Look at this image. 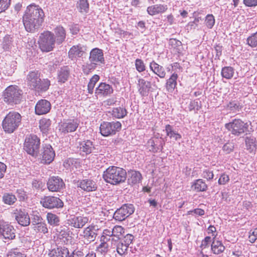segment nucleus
<instances>
[{"instance_id":"1","label":"nucleus","mask_w":257,"mask_h":257,"mask_svg":"<svg viewBox=\"0 0 257 257\" xmlns=\"http://www.w3.org/2000/svg\"><path fill=\"white\" fill-rule=\"evenodd\" d=\"M44 13L38 5L31 4L25 10L23 16V22L26 30L29 32H34L38 30L43 22Z\"/></svg>"},{"instance_id":"2","label":"nucleus","mask_w":257,"mask_h":257,"mask_svg":"<svg viewBox=\"0 0 257 257\" xmlns=\"http://www.w3.org/2000/svg\"><path fill=\"white\" fill-rule=\"evenodd\" d=\"M126 172L123 168L110 166L103 172L104 181L112 185H117L124 182L126 178Z\"/></svg>"},{"instance_id":"3","label":"nucleus","mask_w":257,"mask_h":257,"mask_svg":"<svg viewBox=\"0 0 257 257\" xmlns=\"http://www.w3.org/2000/svg\"><path fill=\"white\" fill-rule=\"evenodd\" d=\"M26 82L30 89L38 91H46L50 85V81L48 79H41L38 71L30 72L27 76Z\"/></svg>"},{"instance_id":"4","label":"nucleus","mask_w":257,"mask_h":257,"mask_svg":"<svg viewBox=\"0 0 257 257\" xmlns=\"http://www.w3.org/2000/svg\"><path fill=\"white\" fill-rule=\"evenodd\" d=\"M22 116L18 112L12 111L5 117L2 122L4 131L7 133L14 132L21 124Z\"/></svg>"},{"instance_id":"5","label":"nucleus","mask_w":257,"mask_h":257,"mask_svg":"<svg viewBox=\"0 0 257 257\" xmlns=\"http://www.w3.org/2000/svg\"><path fill=\"white\" fill-rule=\"evenodd\" d=\"M23 95V91L19 86L11 85L7 87L3 93L4 101L11 105L20 103Z\"/></svg>"},{"instance_id":"6","label":"nucleus","mask_w":257,"mask_h":257,"mask_svg":"<svg viewBox=\"0 0 257 257\" xmlns=\"http://www.w3.org/2000/svg\"><path fill=\"white\" fill-rule=\"evenodd\" d=\"M55 35L50 31H45L39 36V48L43 52H48L52 51L55 47Z\"/></svg>"},{"instance_id":"7","label":"nucleus","mask_w":257,"mask_h":257,"mask_svg":"<svg viewBox=\"0 0 257 257\" xmlns=\"http://www.w3.org/2000/svg\"><path fill=\"white\" fill-rule=\"evenodd\" d=\"M40 141L36 135L27 137L24 143V150L29 155L37 157L39 152Z\"/></svg>"},{"instance_id":"8","label":"nucleus","mask_w":257,"mask_h":257,"mask_svg":"<svg viewBox=\"0 0 257 257\" xmlns=\"http://www.w3.org/2000/svg\"><path fill=\"white\" fill-rule=\"evenodd\" d=\"M121 128V124L119 121L106 122L101 123L99 130L100 134L104 137L113 135Z\"/></svg>"},{"instance_id":"9","label":"nucleus","mask_w":257,"mask_h":257,"mask_svg":"<svg viewBox=\"0 0 257 257\" xmlns=\"http://www.w3.org/2000/svg\"><path fill=\"white\" fill-rule=\"evenodd\" d=\"M247 126V124L240 119H234L225 124V128L235 136H239L244 133L246 131Z\"/></svg>"},{"instance_id":"10","label":"nucleus","mask_w":257,"mask_h":257,"mask_svg":"<svg viewBox=\"0 0 257 257\" xmlns=\"http://www.w3.org/2000/svg\"><path fill=\"white\" fill-rule=\"evenodd\" d=\"M98 228L92 224L84 228L80 234V237L83 239L84 243L87 245L95 240L97 235Z\"/></svg>"},{"instance_id":"11","label":"nucleus","mask_w":257,"mask_h":257,"mask_svg":"<svg viewBox=\"0 0 257 257\" xmlns=\"http://www.w3.org/2000/svg\"><path fill=\"white\" fill-rule=\"evenodd\" d=\"M79 123L80 121L77 118L64 119L59 124V130L64 134L74 132L78 128Z\"/></svg>"},{"instance_id":"12","label":"nucleus","mask_w":257,"mask_h":257,"mask_svg":"<svg viewBox=\"0 0 257 257\" xmlns=\"http://www.w3.org/2000/svg\"><path fill=\"white\" fill-rule=\"evenodd\" d=\"M40 204L43 207L49 209L62 208L64 204L59 198L53 196H46L42 198Z\"/></svg>"},{"instance_id":"13","label":"nucleus","mask_w":257,"mask_h":257,"mask_svg":"<svg viewBox=\"0 0 257 257\" xmlns=\"http://www.w3.org/2000/svg\"><path fill=\"white\" fill-rule=\"evenodd\" d=\"M135 209L131 204H124L117 209L113 214V218L118 221H121L133 214Z\"/></svg>"},{"instance_id":"14","label":"nucleus","mask_w":257,"mask_h":257,"mask_svg":"<svg viewBox=\"0 0 257 257\" xmlns=\"http://www.w3.org/2000/svg\"><path fill=\"white\" fill-rule=\"evenodd\" d=\"M89 221V217L84 215L71 216L67 220L69 225L77 229L82 228Z\"/></svg>"},{"instance_id":"15","label":"nucleus","mask_w":257,"mask_h":257,"mask_svg":"<svg viewBox=\"0 0 257 257\" xmlns=\"http://www.w3.org/2000/svg\"><path fill=\"white\" fill-rule=\"evenodd\" d=\"M16 230L10 223L4 221H0V234L5 239H13L16 236Z\"/></svg>"},{"instance_id":"16","label":"nucleus","mask_w":257,"mask_h":257,"mask_svg":"<svg viewBox=\"0 0 257 257\" xmlns=\"http://www.w3.org/2000/svg\"><path fill=\"white\" fill-rule=\"evenodd\" d=\"M41 162L44 164H50L55 156V153L52 146L49 144L43 145Z\"/></svg>"},{"instance_id":"17","label":"nucleus","mask_w":257,"mask_h":257,"mask_svg":"<svg viewBox=\"0 0 257 257\" xmlns=\"http://www.w3.org/2000/svg\"><path fill=\"white\" fill-rule=\"evenodd\" d=\"M64 186L65 184L63 180L59 177H51L47 182L48 189L52 192L60 191L63 189Z\"/></svg>"},{"instance_id":"18","label":"nucleus","mask_w":257,"mask_h":257,"mask_svg":"<svg viewBox=\"0 0 257 257\" xmlns=\"http://www.w3.org/2000/svg\"><path fill=\"white\" fill-rule=\"evenodd\" d=\"M77 186L86 192H92L96 190L97 185L96 182L90 179L79 180L77 182Z\"/></svg>"},{"instance_id":"19","label":"nucleus","mask_w":257,"mask_h":257,"mask_svg":"<svg viewBox=\"0 0 257 257\" xmlns=\"http://www.w3.org/2000/svg\"><path fill=\"white\" fill-rule=\"evenodd\" d=\"M51 108L50 102L46 99L39 100L35 108V113L37 115H43L48 113Z\"/></svg>"},{"instance_id":"20","label":"nucleus","mask_w":257,"mask_h":257,"mask_svg":"<svg viewBox=\"0 0 257 257\" xmlns=\"http://www.w3.org/2000/svg\"><path fill=\"white\" fill-rule=\"evenodd\" d=\"M164 144L161 138H153L148 141L147 146L150 151L157 153L162 151Z\"/></svg>"},{"instance_id":"21","label":"nucleus","mask_w":257,"mask_h":257,"mask_svg":"<svg viewBox=\"0 0 257 257\" xmlns=\"http://www.w3.org/2000/svg\"><path fill=\"white\" fill-rule=\"evenodd\" d=\"M137 88L138 92L142 96H147L151 88V82L146 81L143 78H139Z\"/></svg>"},{"instance_id":"22","label":"nucleus","mask_w":257,"mask_h":257,"mask_svg":"<svg viewBox=\"0 0 257 257\" xmlns=\"http://www.w3.org/2000/svg\"><path fill=\"white\" fill-rule=\"evenodd\" d=\"M89 60L97 64L104 63L103 51L97 48H93L90 52Z\"/></svg>"},{"instance_id":"23","label":"nucleus","mask_w":257,"mask_h":257,"mask_svg":"<svg viewBox=\"0 0 257 257\" xmlns=\"http://www.w3.org/2000/svg\"><path fill=\"white\" fill-rule=\"evenodd\" d=\"M113 92L112 87L106 83H100L95 89V94L99 96H106Z\"/></svg>"},{"instance_id":"24","label":"nucleus","mask_w":257,"mask_h":257,"mask_svg":"<svg viewBox=\"0 0 257 257\" xmlns=\"http://www.w3.org/2000/svg\"><path fill=\"white\" fill-rule=\"evenodd\" d=\"M168 10V6L165 4H155L147 8L148 14L152 16L165 13Z\"/></svg>"},{"instance_id":"25","label":"nucleus","mask_w":257,"mask_h":257,"mask_svg":"<svg viewBox=\"0 0 257 257\" xmlns=\"http://www.w3.org/2000/svg\"><path fill=\"white\" fill-rule=\"evenodd\" d=\"M85 49L80 44L73 46L68 52V56L72 60L82 57L84 53Z\"/></svg>"},{"instance_id":"26","label":"nucleus","mask_w":257,"mask_h":257,"mask_svg":"<svg viewBox=\"0 0 257 257\" xmlns=\"http://www.w3.org/2000/svg\"><path fill=\"white\" fill-rule=\"evenodd\" d=\"M78 148L82 155H87L91 153L94 149V146L92 141L85 140L79 143Z\"/></svg>"},{"instance_id":"27","label":"nucleus","mask_w":257,"mask_h":257,"mask_svg":"<svg viewBox=\"0 0 257 257\" xmlns=\"http://www.w3.org/2000/svg\"><path fill=\"white\" fill-rule=\"evenodd\" d=\"M178 75L176 71L170 76V77L166 80V88L167 90L170 92H173L175 89L176 88L177 85V79Z\"/></svg>"},{"instance_id":"28","label":"nucleus","mask_w":257,"mask_h":257,"mask_svg":"<svg viewBox=\"0 0 257 257\" xmlns=\"http://www.w3.org/2000/svg\"><path fill=\"white\" fill-rule=\"evenodd\" d=\"M70 75V69L68 66L61 67L57 72V79L59 83H64L67 81Z\"/></svg>"},{"instance_id":"29","label":"nucleus","mask_w":257,"mask_h":257,"mask_svg":"<svg viewBox=\"0 0 257 257\" xmlns=\"http://www.w3.org/2000/svg\"><path fill=\"white\" fill-rule=\"evenodd\" d=\"M150 69L153 73L161 78H164L166 76V72L163 66L159 65L154 61L150 63Z\"/></svg>"},{"instance_id":"30","label":"nucleus","mask_w":257,"mask_h":257,"mask_svg":"<svg viewBox=\"0 0 257 257\" xmlns=\"http://www.w3.org/2000/svg\"><path fill=\"white\" fill-rule=\"evenodd\" d=\"M15 219L19 224L24 226H28L30 223V219L28 214L22 211H20L16 213Z\"/></svg>"},{"instance_id":"31","label":"nucleus","mask_w":257,"mask_h":257,"mask_svg":"<svg viewBox=\"0 0 257 257\" xmlns=\"http://www.w3.org/2000/svg\"><path fill=\"white\" fill-rule=\"evenodd\" d=\"M142 176L139 172L135 170H131L128 172V182L129 184L135 185L140 183Z\"/></svg>"},{"instance_id":"32","label":"nucleus","mask_w":257,"mask_h":257,"mask_svg":"<svg viewBox=\"0 0 257 257\" xmlns=\"http://www.w3.org/2000/svg\"><path fill=\"white\" fill-rule=\"evenodd\" d=\"M191 189L196 192H204L208 189V186L205 181L201 179L194 180L191 185Z\"/></svg>"},{"instance_id":"33","label":"nucleus","mask_w":257,"mask_h":257,"mask_svg":"<svg viewBox=\"0 0 257 257\" xmlns=\"http://www.w3.org/2000/svg\"><path fill=\"white\" fill-rule=\"evenodd\" d=\"M55 42L58 44L62 43L66 38V32L62 26H57L54 29Z\"/></svg>"},{"instance_id":"34","label":"nucleus","mask_w":257,"mask_h":257,"mask_svg":"<svg viewBox=\"0 0 257 257\" xmlns=\"http://www.w3.org/2000/svg\"><path fill=\"white\" fill-rule=\"evenodd\" d=\"M224 249L225 246L223 245L222 242L214 237L211 244L212 252L214 254H218L222 253Z\"/></svg>"},{"instance_id":"35","label":"nucleus","mask_w":257,"mask_h":257,"mask_svg":"<svg viewBox=\"0 0 257 257\" xmlns=\"http://www.w3.org/2000/svg\"><path fill=\"white\" fill-rule=\"evenodd\" d=\"M68 250L66 248H57L51 250L48 254L49 257H67Z\"/></svg>"},{"instance_id":"36","label":"nucleus","mask_w":257,"mask_h":257,"mask_svg":"<svg viewBox=\"0 0 257 257\" xmlns=\"http://www.w3.org/2000/svg\"><path fill=\"white\" fill-rule=\"evenodd\" d=\"M127 113L125 108L122 106L113 108L111 112L112 117L118 119L124 117Z\"/></svg>"},{"instance_id":"37","label":"nucleus","mask_w":257,"mask_h":257,"mask_svg":"<svg viewBox=\"0 0 257 257\" xmlns=\"http://www.w3.org/2000/svg\"><path fill=\"white\" fill-rule=\"evenodd\" d=\"M165 131L166 135L170 139H173L175 141H178L181 139V135L173 130V126L170 124H167L165 126Z\"/></svg>"},{"instance_id":"38","label":"nucleus","mask_w":257,"mask_h":257,"mask_svg":"<svg viewBox=\"0 0 257 257\" xmlns=\"http://www.w3.org/2000/svg\"><path fill=\"white\" fill-rule=\"evenodd\" d=\"M246 149L250 152H254L257 149V140L254 137H247L245 141Z\"/></svg>"},{"instance_id":"39","label":"nucleus","mask_w":257,"mask_h":257,"mask_svg":"<svg viewBox=\"0 0 257 257\" xmlns=\"http://www.w3.org/2000/svg\"><path fill=\"white\" fill-rule=\"evenodd\" d=\"M89 3L87 0H78L76 8L81 13H87L89 11Z\"/></svg>"},{"instance_id":"40","label":"nucleus","mask_w":257,"mask_h":257,"mask_svg":"<svg viewBox=\"0 0 257 257\" xmlns=\"http://www.w3.org/2000/svg\"><path fill=\"white\" fill-rule=\"evenodd\" d=\"M46 219L50 225L57 226L59 225L60 218L56 214L49 212L47 214Z\"/></svg>"},{"instance_id":"41","label":"nucleus","mask_w":257,"mask_h":257,"mask_svg":"<svg viewBox=\"0 0 257 257\" xmlns=\"http://www.w3.org/2000/svg\"><path fill=\"white\" fill-rule=\"evenodd\" d=\"M234 73V69L231 66H225L221 69V75L223 78L230 79L232 78Z\"/></svg>"},{"instance_id":"42","label":"nucleus","mask_w":257,"mask_h":257,"mask_svg":"<svg viewBox=\"0 0 257 257\" xmlns=\"http://www.w3.org/2000/svg\"><path fill=\"white\" fill-rule=\"evenodd\" d=\"M51 124V121L50 119L43 118L40 120L39 127L41 132L43 134L47 133L50 128Z\"/></svg>"},{"instance_id":"43","label":"nucleus","mask_w":257,"mask_h":257,"mask_svg":"<svg viewBox=\"0 0 257 257\" xmlns=\"http://www.w3.org/2000/svg\"><path fill=\"white\" fill-rule=\"evenodd\" d=\"M34 229L37 232H40L45 234L48 232V228L45 222L42 221L38 223H34Z\"/></svg>"},{"instance_id":"44","label":"nucleus","mask_w":257,"mask_h":257,"mask_svg":"<svg viewBox=\"0 0 257 257\" xmlns=\"http://www.w3.org/2000/svg\"><path fill=\"white\" fill-rule=\"evenodd\" d=\"M101 243L97 247V250L102 254H106L109 249L107 241L104 240V238L100 239Z\"/></svg>"},{"instance_id":"45","label":"nucleus","mask_w":257,"mask_h":257,"mask_svg":"<svg viewBox=\"0 0 257 257\" xmlns=\"http://www.w3.org/2000/svg\"><path fill=\"white\" fill-rule=\"evenodd\" d=\"M99 76L98 75H94L90 79L89 82L87 85L88 92L90 94H92L93 92V89L96 82L99 80Z\"/></svg>"},{"instance_id":"46","label":"nucleus","mask_w":257,"mask_h":257,"mask_svg":"<svg viewBox=\"0 0 257 257\" xmlns=\"http://www.w3.org/2000/svg\"><path fill=\"white\" fill-rule=\"evenodd\" d=\"M8 257H26V254L24 250H21L17 248L11 249L8 253Z\"/></svg>"},{"instance_id":"47","label":"nucleus","mask_w":257,"mask_h":257,"mask_svg":"<svg viewBox=\"0 0 257 257\" xmlns=\"http://www.w3.org/2000/svg\"><path fill=\"white\" fill-rule=\"evenodd\" d=\"M3 200L5 204L12 205L16 201L17 198L12 193H5L3 196Z\"/></svg>"},{"instance_id":"48","label":"nucleus","mask_w":257,"mask_h":257,"mask_svg":"<svg viewBox=\"0 0 257 257\" xmlns=\"http://www.w3.org/2000/svg\"><path fill=\"white\" fill-rule=\"evenodd\" d=\"M112 232L113 238L116 241L118 240L119 236L124 233V229L121 226L116 225L112 229Z\"/></svg>"},{"instance_id":"49","label":"nucleus","mask_w":257,"mask_h":257,"mask_svg":"<svg viewBox=\"0 0 257 257\" xmlns=\"http://www.w3.org/2000/svg\"><path fill=\"white\" fill-rule=\"evenodd\" d=\"M246 44L251 48L257 47V31L247 38Z\"/></svg>"},{"instance_id":"50","label":"nucleus","mask_w":257,"mask_h":257,"mask_svg":"<svg viewBox=\"0 0 257 257\" xmlns=\"http://www.w3.org/2000/svg\"><path fill=\"white\" fill-rule=\"evenodd\" d=\"M128 246L122 241L119 242L116 244V251L120 255L126 253Z\"/></svg>"},{"instance_id":"51","label":"nucleus","mask_w":257,"mask_h":257,"mask_svg":"<svg viewBox=\"0 0 257 257\" xmlns=\"http://www.w3.org/2000/svg\"><path fill=\"white\" fill-rule=\"evenodd\" d=\"M3 49L6 51H8L12 47V38L10 36H6L4 38L2 43Z\"/></svg>"},{"instance_id":"52","label":"nucleus","mask_w":257,"mask_h":257,"mask_svg":"<svg viewBox=\"0 0 257 257\" xmlns=\"http://www.w3.org/2000/svg\"><path fill=\"white\" fill-rule=\"evenodd\" d=\"M97 64L94 62H90V63H87L83 65L82 68L84 73L88 74L91 71L94 70L96 68Z\"/></svg>"},{"instance_id":"53","label":"nucleus","mask_w":257,"mask_h":257,"mask_svg":"<svg viewBox=\"0 0 257 257\" xmlns=\"http://www.w3.org/2000/svg\"><path fill=\"white\" fill-rule=\"evenodd\" d=\"M104 238V240L105 241H109L111 239L112 240L115 241V239L113 237V233L112 232V229H104L103 231L102 235L100 238V239H102Z\"/></svg>"},{"instance_id":"54","label":"nucleus","mask_w":257,"mask_h":257,"mask_svg":"<svg viewBox=\"0 0 257 257\" xmlns=\"http://www.w3.org/2000/svg\"><path fill=\"white\" fill-rule=\"evenodd\" d=\"M205 23L208 29H211L215 24L214 17L212 14H208L205 20Z\"/></svg>"},{"instance_id":"55","label":"nucleus","mask_w":257,"mask_h":257,"mask_svg":"<svg viewBox=\"0 0 257 257\" xmlns=\"http://www.w3.org/2000/svg\"><path fill=\"white\" fill-rule=\"evenodd\" d=\"M228 108L233 112H236L241 109V106L238 102L235 101H231L227 105Z\"/></svg>"},{"instance_id":"56","label":"nucleus","mask_w":257,"mask_h":257,"mask_svg":"<svg viewBox=\"0 0 257 257\" xmlns=\"http://www.w3.org/2000/svg\"><path fill=\"white\" fill-rule=\"evenodd\" d=\"M135 66L137 70L139 72L145 71L146 66L143 61L140 59H137L135 61Z\"/></svg>"},{"instance_id":"57","label":"nucleus","mask_w":257,"mask_h":257,"mask_svg":"<svg viewBox=\"0 0 257 257\" xmlns=\"http://www.w3.org/2000/svg\"><path fill=\"white\" fill-rule=\"evenodd\" d=\"M243 247L240 245H235L233 248L232 254L234 257H240L242 255Z\"/></svg>"},{"instance_id":"58","label":"nucleus","mask_w":257,"mask_h":257,"mask_svg":"<svg viewBox=\"0 0 257 257\" xmlns=\"http://www.w3.org/2000/svg\"><path fill=\"white\" fill-rule=\"evenodd\" d=\"M11 0H0V14L5 12L11 5Z\"/></svg>"},{"instance_id":"59","label":"nucleus","mask_w":257,"mask_h":257,"mask_svg":"<svg viewBox=\"0 0 257 257\" xmlns=\"http://www.w3.org/2000/svg\"><path fill=\"white\" fill-rule=\"evenodd\" d=\"M234 148V145L233 143L227 142L223 145L222 150L226 154H229L233 151Z\"/></svg>"},{"instance_id":"60","label":"nucleus","mask_w":257,"mask_h":257,"mask_svg":"<svg viewBox=\"0 0 257 257\" xmlns=\"http://www.w3.org/2000/svg\"><path fill=\"white\" fill-rule=\"evenodd\" d=\"M205 211L203 209L200 208H196L193 210H189L187 212L188 215H197L198 216H202L204 215Z\"/></svg>"},{"instance_id":"61","label":"nucleus","mask_w":257,"mask_h":257,"mask_svg":"<svg viewBox=\"0 0 257 257\" xmlns=\"http://www.w3.org/2000/svg\"><path fill=\"white\" fill-rule=\"evenodd\" d=\"M257 240V227L253 230L250 231V234L248 236V240L251 243H253Z\"/></svg>"},{"instance_id":"62","label":"nucleus","mask_w":257,"mask_h":257,"mask_svg":"<svg viewBox=\"0 0 257 257\" xmlns=\"http://www.w3.org/2000/svg\"><path fill=\"white\" fill-rule=\"evenodd\" d=\"M202 176L207 180H210L213 178L214 174L212 171L206 169L203 172Z\"/></svg>"},{"instance_id":"63","label":"nucleus","mask_w":257,"mask_h":257,"mask_svg":"<svg viewBox=\"0 0 257 257\" xmlns=\"http://www.w3.org/2000/svg\"><path fill=\"white\" fill-rule=\"evenodd\" d=\"M229 181V176L224 173L221 175L218 180V183L219 185H225Z\"/></svg>"},{"instance_id":"64","label":"nucleus","mask_w":257,"mask_h":257,"mask_svg":"<svg viewBox=\"0 0 257 257\" xmlns=\"http://www.w3.org/2000/svg\"><path fill=\"white\" fill-rule=\"evenodd\" d=\"M134 236L131 234H127L124 236L122 242L129 246L133 242L134 239Z\"/></svg>"}]
</instances>
